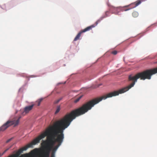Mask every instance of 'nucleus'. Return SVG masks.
I'll return each instance as SVG.
<instances>
[{"mask_svg":"<svg viewBox=\"0 0 157 157\" xmlns=\"http://www.w3.org/2000/svg\"><path fill=\"white\" fill-rule=\"evenodd\" d=\"M97 104V98L66 114L26 146L8 157H55L56 152L64 138V130L76 117L90 110Z\"/></svg>","mask_w":157,"mask_h":157,"instance_id":"f257e3e1","label":"nucleus"},{"mask_svg":"<svg viewBox=\"0 0 157 157\" xmlns=\"http://www.w3.org/2000/svg\"><path fill=\"white\" fill-rule=\"evenodd\" d=\"M157 73V67L138 73L134 76L132 75H129V81H132V82L129 85V90L134 86L138 79L140 78L142 80H145L146 79H150L153 75Z\"/></svg>","mask_w":157,"mask_h":157,"instance_id":"f03ea898","label":"nucleus"},{"mask_svg":"<svg viewBox=\"0 0 157 157\" xmlns=\"http://www.w3.org/2000/svg\"><path fill=\"white\" fill-rule=\"evenodd\" d=\"M21 117H19L17 120H9L7 121L0 127V132L5 131L8 128L12 125L14 124L15 126L17 125L19 122V120Z\"/></svg>","mask_w":157,"mask_h":157,"instance_id":"7ed1b4c3","label":"nucleus"},{"mask_svg":"<svg viewBox=\"0 0 157 157\" xmlns=\"http://www.w3.org/2000/svg\"><path fill=\"white\" fill-rule=\"evenodd\" d=\"M141 3V1L140 0H139L129 6H126L123 7H120L121 12L128 10L133 8L136 7Z\"/></svg>","mask_w":157,"mask_h":157,"instance_id":"20e7f679","label":"nucleus"},{"mask_svg":"<svg viewBox=\"0 0 157 157\" xmlns=\"http://www.w3.org/2000/svg\"><path fill=\"white\" fill-rule=\"evenodd\" d=\"M95 27V25H93L90 26H88L86 28H85V29L82 30L77 35V36H76V37L74 39V41H76L79 40L81 36V34L82 33L85 32L87 31H89L91 30L92 29V28L94 27Z\"/></svg>","mask_w":157,"mask_h":157,"instance_id":"39448f33","label":"nucleus"},{"mask_svg":"<svg viewBox=\"0 0 157 157\" xmlns=\"http://www.w3.org/2000/svg\"><path fill=\"white\" fill-rule=\"evenodd\" d=\"M110 10L113 13H114L116 14H118L120 11V7H115L112 6H110Z\"/></svg>","mask_w":157,"mask_h":157,"instance_id":"423d86ee","label":"nucleus"},{"mask_svg":"<svg viewBox=\"0 0 157 157\" xmlns=\"http://www.w3.org/2000/svg\"><path fill=\"white\" fill-rule=\"evenodd\" d=\"M34 105V104H32L30 105L25 107L24 108V111L23 113V114H25L28 113L33 109Z\"/></svg>","mask_w":157,"mask_h":157,"instance_id":"0eeeda50","label":"nucleus"},{"mask_svg":"<svg viewBox=\"0 0 157 157\" xmlns=\"http://www.w3.org/2000/svg\"><path fill=\"white\" fill-rule=\"evenodd\" d=\"M110 13L109 11H106L105 13V15L104 16H103L101 17L99 19H98L96 22V25H97L99 23L102 19L105 17L109 16Z\"/></svg>","mask_w":157,"mask_h":157,"instance_id":"6e6552de","label":"nucleus"},{"mask_svg":"<svg viewBox=\"0 0 157 157\" xmlns=\"http://www.w3.org/2000/svg\"><path fill=\"white\" fill-rule=\"evenodd\" d=\"M132 15L134 17H136L138 16V13L137 12L135 11L132 13Z\"/></svg>","mask_w":157,"mask_h":157,"instance_id":"1a4fd4ad","label":"nucleus"},{"mask_svg":"<svg viewBox=\"0 0 157 157\" xmlns=\"http://www.w3.org/2000/svg\"><path fill=\"white\" fill-rule=\"evenodd\" d=\"M82 96L81 95L78 98H77V99H75L74 101V102L75 103H77L78 102L80 99L82 98Z\"/></svg>","mask_w":157,"mask_h":157,"instance_id":"9d476101","label":"nucleus"},{"mask_svg":"<svg viewBox=\"0 0 157 157\" xmlns=\"http://www.w3.org/2000/svg\"><path fill=\"white\" fill-rule=\"evenodd\" d=\"M60 106H58L56 108V110L55 112V114H56L58 113L59 112V111L60 110Z\"/></svg>","mask_w":157,"mask_h":157,"instance_id":"9b49d317","label":"nucleus"},{"mask_svg":"<svg viewBox=\"0 0 157 157\" xmlns=\"http://www.w3.org/2000/svg\"><path fill=\"white\" fill-rule=\"evenodd\" d=\"M62 98H61L57 100H56L54 102V104H57L59 102V101L60 100H62Z\"/></svg>","mask_w":157,"mask_h":157,"instance_id":"f8f14e48","label":"nucleus"},{"mask_svg":"<svg viewBox=\"0 0 157 157\" xmlns=\"http://www.w3.org/2000/svg\"><path fill=\"white\" fill-rule=\"evenodd\" d=\"M43 99L42 98L39 99L37 101L38 102V106H39L40 105V102L42 101Z\"/></svg>","mask_w":157,"mask_h":157,"instance_id":"ddd939ff","label":"nucleus"},{"mask_svg":"<svg viewBox=\"0 0 157 157\" xmlns=\"http://www.w3.org/2000/svg\"><path fill=\"white\" fill-rule=\"evenodd\" d=\"M117 53V51H114L111 52V53L113 55H116Z\"/></svg>","mask_w":157,"mask_h":157,"instance_id":"4468645a","label":"nucleus"},{"mask_svg":"<svg viewBox=\"0 0 157 157\" xmlns=\"http://www.w3.org/2000/svg\"><path fill=\"white\" fill-rule=\"evenodd\" d=\"M12 139V138H11L10 139H9L6 141V143H9L10 141Z\"/></svg>","mask_w":157,"mask_h":157,"instance_id":"2eb2a0df","label":"nucleus"},{"mask_svg":"<svg viewBox=\"0 0 157 157\" xmlns=\"http://www.w3.org/2000/svg\"><path fill=\"white\" fill-rule=\"evenodd\" d=\"M9 149H7L6 150L4 151V152L2 154H3V155Z\"/></svg>","mask_w":157,"mask_h":157,"instance_id":"dca6fc26","label":"nucleus"},{"mask_svg":"<svg viewBox=\"0 0 157 157\" xmlns=\"http://www.w3.org/2000/svg\"><path fill=\"white\" fill-rule=\"evenodd\" d=\"M3 155V154H1L0 153V157H1L2 155Z\"/></svg>","mask_w":157,"mask_h":157,"instance_id":"f3484780","label":"nucleus"},{"mask_svg":"<svg viewBox=\"0 0 157 157\" xmlns=\"http://www.w3.org/2000/svg\"><path fill=\"white\" fill-rule=\"evenodd\" d=\"M101 84H99V85L98 86V87H99V86H101Z\"/></svg>","mask_w":157,"mask_h":157,"instance_id":"a211bd4d","label":"nucleus"}]
</instances>
